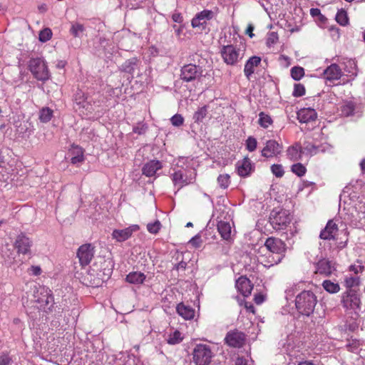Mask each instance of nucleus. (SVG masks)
I'll return each instance as SVG.
<instances>
[{
	"label": "nucleus",
	"mask_w": 365,
	"mask_h": 365,
	"mask_svg": "<svg viewBox=\"0 0 365 365\" xmlns=\"http://www.w3.org/2000/svg\"><path fill=\"white\" fill-rule=\"evenodd\" d=\"M260 62L261 58L256 56L250 58L246 62L244 73L247 79L250 78L251 75L255 72V68L257 67Z\"/></svg>",
	"instance_id": "393cba45"
},
{
	"label": "nucleus",
	"mask_w": 365,
	"mask_h": 365,
	"mask_svg": "<svg viewBox=\"0 0 365 365\" xmlns=\"http://www.w3.org/2000/svg\"><path fill=\"white\" fill-rule=\"evenodd\" d=\"M245 145L247 150L250 152H253L257 148V141L254 137L250 136L246 140Z\"/></svg>",
	"instance_id": "09e8293b"
},
{
	"label": "nucleus",
	"mask_w": 365,
	"mask_h": 365,
	"mask_svg": "<svg viewBox=\"0 0 365 365\" xmlns=\"http://www.w3.org/2000/svg\"><path fill=\"white\" fill-rule=\"evenodd\" d=\"M162 168V163L159 160H150L142 168L143 174L147 177H152Z\"/></svg>",
	"instance_id": "5701e85b"
},
{
	"label": "nucleus",
	"mask_w": 365,
	"mask_h": 365,
	"mask_svg": "<svg viewBox=\"0 0 365 365\" xmlns=\"http://www.w3.org/2000/svg\"><path fill=\"white\" fill-rule=\"evenodd\" d=\"M77 257L82 267L88 265L93 257V248L90 244L81 245L77 252Z\"/></svg>",
	"instance_id": "ddd939ff"
},
{
	"label": "nucleus",
	"mask_w": 365,
	"mask_h": 365,
	"mask_svg": "<svg viewBox=\"0 0 365 365\" xmlns=\"http://www.w3.org/2000/svg\"><path fill=\"white\" fill-rule=\"evenodd\" d=\"M187 266V263L182 260L175 264V268L177 270H185Z\"/></svg>",
	"instance_id": "0e129e2a"
},
{
	"label": "nucleus",
	"mask_w": 365,
	"mask_h": 365,
	"mask_svg": "<svg viewBox=\"0 0 365 365\" xmlns=\"http://www.w3.org/2000/svg\"><path fill=\"white\" fill-rule=\"evenodd\" d=\"M126 281L133 284H141L145 279V275L142 272H133L129 273L125 278Z\"/></svg>",
	"instance_id": "c756f323"
},
{
	"label": "nucleus",
	"mask_w": 365,
	"mask_h": 365,
	"mask_svg": "<svg viewBox=\"0 0 365 365\" xmlns=\"http://www.w3.org/2000/svg\"><path fill=\"white\" fill-rule=\"evenodd\" d=\"M305 94V88L302 84H295L294 91H293V96L295 97H300Z\"/></svg>",
	"instance_id": "864d4df0"
},
{
	"label": "nucleus",
	"mask_w": 365,
	"mask_h": 365,
	"mask_svg": "<svg viewBox=\"0 0 365 365\" xmlns=\"http://www.w3.org/2000/svg\"><path fill=\"white\" fill-rule=\"evenodd\" d=\"M230 175L228 174L220 175L217 178V182L219 185L222 188H227L230 182Z\"/></svg>",
	"instance_id": "de8ad7c7"
},
{
	"label": "nucleus",
	"mask_w": 365,
	"mask_h": 365,
	"mask_svg": "<svg viewBox=\"0 0 365 365\" xmlns=\"http://www.w3.org/2000/svg\"><path fill=\"white\" fill-rule=\"evenodd\" d=\"M336 21L341 26H346L349 23L347 14L344 10L338 11L336 15Z\"/></svg>",
	"instance_id": "37998d69"
},
{
	"label": "nucleus",
	"mask_w": 365,
	"mask_h": 365,
	"mask_svg": "<svg viewBox=\"0 0 365 365\" xmlns=\"http://www.w3.org/2000/svg\"><path fill=\"white\" fill-rule=\"evenodd\" d=\"M138 59L132 58L125 61L120 66V70L123 72L133 75L137 66Z\"/></svg>",
	"instance_id": "2f4dec72"
},
{
	"label": "nucleus",
	"mask_w": 365,
	"mask_h": 365,
	"mask_svg": "<svg viewBox=\"0 0 365 365\" xmlns=\"http://www.w3.org/2000/svg\"><path fill=\"white\" fill-rule=\"evenodd\" d=\"M292 171L299 177L304 175L307 169L302 163H296L292 166Z\"/></svg>",
	"instance_id": "49530a36"
},
{
	"label": "nucleus",
	"mask_w": 365,
	"mask_h": 365,
	"mask_svg": "<svg viewBox=\"0 0 365 365\" xmlns=\"http://www.w3.org/2000/svg\"><path fill=\"white\" fill-rule=\"evenodd\" d=\"M344 71L348 73L349 76H356L357 75L356 63L353 59H349L345 62Z\"/></svg>",
	"instance_id": "e433bc0d"
},
{
	"label": "nucleus",
	"mask_w": 365,
	"mask_h": 365,
	"mask_svg": "<svg viewBox=\"0 0 365 365\" xmlns=\"http://www.w3.org/2000/svg\"><path fill=\"white\" fill-rule=\"evenodd\" d=\"M70 153L71 155V162L72 164H78L84 160L83 150L81 147L73 145Z\"/></svg>",
	"instance_id": "bb28decb"
},
{
	"label": "nucleus",
	"mask_w": 365,
	"mask_h": 365,
	"mask_svg": "<svg viewBox=\"0 0 365 365\" xmlns=\"http://www.w3.org/2000/svg\"><path fill=\"white\" fill-rule=\"evenodd\" d=\"M53 116V110L49 108H43L40 111L39 119L43 123L48 122Z\"/></svg>",
	"instance_id": "ea45409f"
},
{
	"label": "nucleus",
	"mask_w": 365,
	"mask_h": 365,
	"mask_svg": "<svg viewBox=\"0 0 365 365\" xmlns=\"http://www.w3.org/2000/svg\"><path fill=\"white\" fill-rule=\"evenodd\" d=\"M271 170L273 175H274L277 178H281L284 175V169L281 165L274 164L271 167Z\"/></svg>",
	"instance_id": "603ef678"
},
{
	"label": "nucleus",
	"mask_w": 365,
	"mask_h": 365,
	"mask_svg": "<svg viewBox=\"0 0 365 365\" xmlns=\"http://www.w3.org/2000/svg\"><path fill=\"white\" fill-rule=\"evenodd\" d=\"M194 179V173L183 168L175 171L172 175V180L175 186H178V189L192 183Z\"/></svg>",
	"instance_id": "0eeeda50"
},
{
	"label": "nucleus",
	"mask_w": 365,
	"mask_h": 365,
	"mask_svg": "<svg viewBox=\"0 0 365 365\" xmlns=\"http://www.w3.org/2000/svg\"><path fill=\"white\" fill-rule=\"evenodd\" d=\"M302 150L303 153H306L310 155H314L320 151V149L319 146L309 143L302 148ZM321 151H323V150H321Z\"/></svg>",
	"instance_id": "a18cd8bd"
},
{
	"label": "nucleus",
	"mask_w": 365,
	"mask_h": 365,
	"mask_svg": "<svg viewBox=\"0 0 365 365\" xmlns=\"http://www.w3.org/2000/svg\"><path fill=\"white\" fill-rule=\"evenodd\" d=\"M183 340V336L178 330H175L168 334L166 341L170 345L180 344Z\"/></svg>",
	"instance_id": "72a5a7b5"
},
{
	"label": "nucleus",
	"mask_w": 365,
	"mask_h": 365,
	"mask_svg": "<svg viewBox=\"0 0 365 365\" xmlns=\"http://www.w3.org/2000/svg\"><path fill=\"white\" fill-rule=\"evenodd\" d=\"M236 168L239 175L241 177H247L252 171L253 165L248 158H245L242 160L237 163Z\"/></svg>",
	"instance_id": "412c9836"
},
{
	"label": "nucleus",
	"mask_w": 365,
	"mask_h": 365,
	"mask_svg": "<svg viewBox=\"0 0 365 365\" xmlns=\"http://www.w3.org/2000/svg\"><path fill=\"white\" fill-rule=\"evenodd\" d=\"M226 344L232 347H242L245 342V334L237 330L229 331L225 336Z\"/></svg>",
	"instance_id": "f8f14e48"
},
{
	"label": "nucleus",
	"mask_w": 365,
	"mask_h": 365,
	"mask_svg": "<svg viewBox=\"0 0 365 365\" xmlns=\"http://www.w3.org/2000/svg\"><path fill=\"white\" fill-rule=\"evenodd\" d=\"M337 232V225L332 220H330L327 223L324 229L321 231L319 237L325 240H334Z\"/></svg>",
	"instance_id": "f3484780"
},
{
	"label": "nucleus",
	"mask_w": 365,
	"mask_h": 365,
	"mask_svg": "<svg viewBox=\"0 0 365 365\" xmlns=\"http://www.w3.org/2000/svg\"><path fill=\"white\" fill-rule=\"evenodd\" d=\"M32 240L24 233L17 235L14 247L19 255H28L31 252Z\"/></svg>",
	"instance_id": "9d476101"
},
{
	"label": "nucleus",
	"mask_w": 365,
	"mask_h": 365,
	"mask_svg": "<svg viewBox=\"0 0 365 365\" xmlns=\"http://www.w3.org/2000/svg\"><path fill=\"white\" fill-rule=\"evenodd\" d=\"M324 75L327 81H333L340 79L342 71L337 64L332 63L324 71Z\"/></svg>",
	"instance_id": "aec40b11"
},
{
	"label": "nucleus",
	"mask_w": 365,
	"mask_h": 365,
	"mask_svg": "<svg viewBox=\"0 0 365 365\" xmlns=\"http://www.w3.org/2000/svg\"><path fill=\"white\" fill-rule=\"evenodd\" d=\"M139 360L135 359L134 356H127L125 360L118 365H138Z\"/></svg>",
	"instance_id": "6e6d98bb"
},
{
	"label": "nucleus",
	"mask_w": 365,
	"mask_h": 365,
	"mask_svg": "<svg viewBox=\"0 0 365 365\" xmlns=\"http://www.w3.org/2000/svg\"><path fill=\"white\" fill-rule=\"evenodd\" d=\"M202 70L195 64L185 65L181 68L180 78L186 82L192 81L202 76Z\"/></svg>",
	"instance_id": "1a4fd4ad"
},
{
	"label": "nucleus",
	"mask_w": 365,
	"mask_h": 365,
	"mask_svg": "<svg viewBox=\"0 0 365 365\" xmlns=\"http://www.w3.org/2000/svg\"><path fill=\"white\" fill-rule=\"evenodd\" d=\"M217 230L220 232L221 237L225 240H228L231 236V226L229 222L220 221L217 224Z\"/></svg>",
	"instance_id": "7c9ffc66"
},
{
	"label": "nucleus",
	"mask_w": 365,
	"mask_h": 365,
	"mask_svg": "<svg viewBox=\"0 0 365 365\" xmlns=\"http://www.w3.org/2000/svg\"><path fill=\"white\" fill-rule=\"evenodd\" d=\"M31 271L34 276L40 275L41 273V269L39 266H31Z\"/></svg>",
	"instance_id": "e2e57ef3"
},
{
	"label": "nucleus",
	"mask_w": 365,
	"mask_h": 365,
	"mask_svg": "<svg viewBox=\"0 0 365 365\" xmlns=\"http://www.w3.org/2000/svg\"><path fill=\"white\" fill-rule=\"evenodd\" d=\"M289 159L293 161L299 160L303 153L302 148L299 144H295L287 149V151Z\"/></svg>",
	"instance_id": "cd10ccee"
},
{
	"label": "nucleus",
	"mask_w": 365,
	"mask_h": 365,
	"mask_svg": "<svg viewBox=\"0 0 365 365\" xmlns=\"http://www.w3.org/2000/svg\"><path fill=\"white\" fill-rule=\"evenodd\" d=\"M264 246L269 252L277 255H284L287 250L285 243L280 239L276 237H269L264 242Z\"/></svg>",
	"instance_id": "9b49d317"
},
{
	"label": "nucleus",
	"mask_w": 365,
	"mask_h": 365,
	"mask_svg": "<svg viewBox=\"0 0 365 365\" xmlns=\"http://www.w3.org/2000/svg\"><path fill=\"white\" fill-rule=\"evenodd\" d=\"M176 310L178 314L186 320L194 318L195 310L191 307L185 305L183 303L178 304Z\"/></svg>",
	"instance_id": "a878e982"
},
{
	"label": "nucleus",
	"mask_w": 365,
	"mask_h": 365,
	"mask_svg": "<svg viewBox=\"0 0 365 365\" xmlns=\"http://www.w3.org/2000/svg\"><path fill=\"white\" fill-rule=\"evenodd\" d=\"M272 123V120L271 117L268 115L264 114L263 112H261L259 114V124L264 128H268Z\"/></svg>",
	"instance_id": "79ce46f5"
},
{
	"label": "nucleus",
	"mask_w": 365,
	"mask_h": 365,
	"mask_svg": "<svg viewBox=\"0 0 365 365\" xmlns=\"http://www.w3.org/2000/svg\"><path fill=\"white\" fill-rule=\"evenodd\" d=\"M345 286L348 289L356 287L359 284V278L356 276L346 277L344 280Z\"/></svg>",
	"instance_id": "c03bdc74"
},
{
	"label": "nucleus",
	"mask_w": 365,
	"mask_h": 365,
	"mask_svg": "<svg viewBox=\"0 0 365 365\" xmlns=\"http://www.w3.org/2000/svg\"><path fill=\"white\" fill-rule=\"evenodd\" d=\"M189 243L195 247H199L200 246L201 240L200 237H194L190 241Z\"/></svg>",
	"instance_id": "052dcab7"
},
{
	"label": "nucleus",
	"mask_w": 365,
	"mask_h": 365,
	"mask_svg": "<svg viewBox=\"0 0 365 365\" xmlns=\"http://www.w3.org/2000/svg\"><path fill=\"white\" fill-rule=\"evenodd\" d=\"M317 303L316 295L313 292L307 290L299 293L295 299L297 309L302 314L309 316L314 310Z\"/></svg>",
	"instance_id": "f257e3e1"
},
{
	"label": "nucleus",
	"mask_w": 365,
	"mask_h": 365,
	"mask_svg": "<svg viewBox=\"0 0 365 365\" xmlns=\"http://www.w3.org/2000/svg\"><path fill=\"white\" fill-rule=\"evenodd\" d=\"M207 113V107L206 106H202L197 109L193 115V120L195 123L202 122L205 118Z\"/></svg>",
	"instance_id": "58836bf2"
},
{
	"label": "nucleus",
	"mask_w": 365,
	"mask_h": 365,
	"mask_svg": "<svg viewBox=\"0 0 365 365\" xmlns=\"http://www.w3.org/2000/svg\"><path fill=\"white\" fill-rule=\"evenodd\" d=\"M292 217L287 210H272L269 216V222L276 230L285 229L290 223Z\"/></svg>",
	"instance_id": "20e7f679"
},
{
	"label": "nucleus",
	"mask_w": 365,
	"mask_h": 365,
	"mask_svg": "<svg viewBox=\"0 0 365 365\" xmlns=\"http://www.w3.org/2000/svg\"><path fill=\"white\" fill-rule=\"evenodd\" d=\"M101 269L98 270L97 275L102 281L107 280L113 272V262L110 259H101Z\"/></svg>",
	"instance_id": "6ab92c4d"
},
{
	"label": "nucleus",
	"mask_w": 365,
	"mask_h": 365,
	"mask_svg": "<svg viewBox=\"0 0 365 365\" xmlns=\"http://www.w3.org/2000/svg\"><path fill=\"white\" fill-rule=\"evenodd\" d=\"M29 68L38 81H46L51 77L46 62L42 58H31L29 62Z\"/></svg>",
	"instance_id": "f03ea898"
},
{
	"label": "nucleus",
	"mask_w": 365,
	"mask_h": 365,
	"mask_svg": "<svg viewBox=\"0 0 365 365\" xmlns=\"http://www.w3.org/2000/svg\"><path fill=\"white\" fill-rule=\"evenodd\" d=\"M316 268L317 273L324 274L325 276L330 275L334 269L331 262L327 259L319 260L316 265Z\"/></svg>",
	"instance_id": "b1692460"
},
{
	"label": "nucleus",
	"mask_w": 365,
	"mask_h": 365,
	"mask_svg": "<svg viewBox=\"0 0 365 365\" xmlns=\"http://www.w3.org/2000/svg\"><path fill=\"white\" fill-rule=\"evenodd\" d=\"M215 16V14L211 10H203L197 13L191 21V25L193 28L204 26L207 22Z\"/></svg>",
	"instance_id": "dca6fc26"
},
{
	"label": "nucleus",
	"mask_w": 365,
	"mask_h": 365,
	"mask_svg": "<svg viewBox=\"0 0 365 365\" xmlns=\"http://www.w3.org/2000/svg\"><path fill=\"white\" fill-rule=\"evenodd\" d=\"M322 287L330 294L337 293L340 290V287L338 283L333 282L329 279H326L323 282Z\"/></svg>",
	"instance_id": "c9c22d12"
},
{
	"label": "nucleus",
	"mask_w": 365,
	"mask_h": 365,
	"mask_svg": "<svg viewBox=\"0 0 365 365\" xmlns=\"http://www.w3.org/2000/svg\"><path fill=\"white\" fill-rule=\"evenodd\" d=\"M282 146L274 140L266 142L265 146L262 150V155L264 158H274L281 153Z\"/></svg>",
	"instance_id": "2eb2a0df"
},
{
	"label": "nucleus",
	"mask_w": 365,
	"mask_h": 365,
	"mask_svg": "<svg viewBox=\"0 0 365 365\" xmlns=\"http://www.w3.org/2000/svg\"><path fill=\"white\" fill-rule=\"evenodd\" d=\"M52 36V32L50 29H44L43 30L41 31L39 33V41L41 42H46L48 41Z\"/></svg>",
	"instance_id": "8fccbe9b"
},
{
	"label": "nucleus",
	"mask_w": 365,
	"mask_h": 365,
	"mask_svg": "<svg viewBox=\"0 0 365 365\" xmlns=\"http://www.w3.org/2000/svg\"><path fill=\"white\" fill-rule=\"evenodd\" d=\"M161 227V224L159 220H156L154 222L148 223L147 225V230L150 233L157 234Z\"/></svg>",
	"instance_id": "3c124183"
},
{
	"label": "nucleus",
	"mask_w": 365,
	"mask_h": 365,
	"mask_svg": "<svg viewBox=\"0 0 365 365\" xmlns=\"http://www.w3.org/2000/svg\"><path fill=\"white\" fill-rule=\"evenodd\" d=\"M36 302L44 311L51 310L54 304L51 290L46 287H40L35 295Z\"/></svg>",
	"instance_id": "423d86ee"
},
{
	"label": "nucleus",
	"mask_w": 365,
	"mask_h": 365,
	"mask_svg": "<svg viewBox=\"0 0 365 365\" xmlns=\"http://www.w3.org/2000/svg\"><path fill=\"white\" fill-rule=\"evenodd\" d=\"M138 225H132L123 230H114L112 232V237L117 242H122L129 239L133 232L139 230Z\"/></svg>",
	"instance_id": "4468645a"
},
{
	"label": "nucleus",
	"mask_w": 365,
	"mask_h": 365,
	"mask_svg": "<svg viewBox=\"0 0 365 365\" xmlns=\"http://www.w3.org/2000/svg\"><path fill=\"white\" fill-rule=\"evenodd\" d=\"M85 31V27L82 24L73 22L70 29L71 34L76 38H81Z\"/></svg>",
	"instance_id": "f704fd0d"
},
{
	"label": "nucleus",
	"mask_w": 365,
	"mask_h": 365,
	"mask_svg": "<svg viewBox=\"0 0 365 365\" xmlns=\"http://www.w3.org/2000/svg\"><path fill=\"white\" fill-rule=\"evenodd\" d=\"M170 121L173 125L179 127L183 124L184 118L181 115L175 114L170 118Z\"/></svg>",
	"instance_id": "5fc2aeb1"
},
{
	"label": "nucleus",
	"mask_w": 365,
	"mask_h": 365,
	"mask_svg": "<svg viewBox=\"0 0 365 365\" xmlns=\"http://www.w3.org/2000/svg\"><path fill=\"white\" fill-rule=\"evenodd\" d=\"M283 257L284 255H277L269 252V255L267 256L266 259L264 262H262V263L264 267H270L281 262Z\"/></svg>",
	"instance_id": "473e14b6"
},
{
	"label": "nucleus",
	"mask_w": 365,
	"mask_h": 365,
	"mask_svg": "<svg viewBox=\"0 0 365 365\" xmlns=\"http://www.w3.org/2000/svg\"><path fill=\"white\" fill-rule=\"evenodd\" d=\"M254 30V26L252 25V24H249L247 28V30H246V34L247 35H249L250 37H253L254 34L252 33Z\"/></svg>",
	"instance_id": "338daca9"
},
{
	"label": "nucleus",
	"mask_w": 365,
	"mask_h": 365,
	"mask_svg": "<svg viewBox=\"0 0 365 365\" xmlns=\"http://www.w3.org/2000/svg\"><path fill=\"white\" fill-rule=\"evenodd\" d=\"M193 361L196 365H208L212 357V352L208 345L197 344L193 349Z\"/></svg>",
	"instance_id": "39448f33"
},
{
	"label": "nucleus",
	"mask_w": 365,
	"mask_h": 365,
	"mask_svg": "<svg viewBox=\"0 0 365 365\" xmlns=\"http://www.w3.org/2000/svg\"><path fill=\"white\" fill-rule=\"evenodd\" d=\"M147 130V126L145 124L143 123H139L136 126L133 127V132L135 133H138L139 135H142L145 133Z\"/></svg>",
	"instance_id": "4d7b16f0"
},
{
	"label": "nucleus",
	"mask_w": 365,
	"mask_h": 365,
	"mask_svg": "<svg viewBox=\"0 0 365 365\" xmlns=\"http://www.w3.org/2000/svg\"><path fill=\"white\" fill-rule=\"evenodd\" d=\"M16 131L21 138H29L33 132L32 125L29 122L24 121L19 124Z\"/></svg>",
	"instance_id": "c85d7f7f"
},
{
	"label": "nucleus",
	"mask_w": 365,
	"mask_h": 365,
	"mask_svg": "<svg viewBox=\"0 0 365 365\" xmlns=\"http://www.w3.org/2000/svg\"><path fill=\"white\" fill-rule=\"evenodd\" d=\"M310 14L313 16V17H317V16H322V14H321V11L319 9H317V8H312L310 9Z\"/></svg>",
	"instance_id": "69168bd1"
},
{
	"label": "nucleus",
	"mask_w": 365,
	"mask_h": 365,
	"mask_svg": "<svg viewBox=\"0 0 365 365\" xmlns=\"http://www.w3.org/2000/svg\"><path fill=\"white\" fill-rule=\"evenodd\" d=\"M278 39L277 35L274 32H272L269 34L267 38V43H274Z\"/></svg>",
	"instance_id": "680f3d73"
},
{
	"label": "nucleus",
	"mask_w": 365,
	"mask_h": 365,
	"mask_svg": "<svg viewBox=\"0 0 365 365\" xmlns=\"http://www.w3.org/2000/svg\"><path fill=\"white\" fill-rule=\"evenodd\" d=\"M355 110V105L351 101L345 102L341 106V113L344 116H350L354 114Z\"/></svg>",
	"instance_id": "4c0bfd02"
},
{
	"label": "nucleus",
	"mask_w": 365,
	"mask_h": 365,
	"mask_svg": "<svg viewBox=\"0 0 365 365\" xmlns=\"http://www.w3.org/2000/svg\"><path fill=\"white\" fill-rule=\"evenodd\" d=\"M172 19L173 21L179 24L183 21V17L182 14L179 12H175L174 14H173Z\"/></svg>",
	"instance_id": "bf43d9fd"
},
{
	"label": "nucleus",
	"mask_w": 365,
	"mask_h": 365,
	"mask_svg": "<svg viewBox=\"0 0 365 365\" xmlns=\"http://www.w3.org/2000/svg\"><path fill=\"white\" fill-rule=\"evenodd\" d=\"M341 304L346 309L357 310L360 309L361 301L354 289H348L342 294Z\"/></svg>",
	"instance_id": "6e6552de"
},
{
	"label": "nucleus",
	"mask_w": 365,
	"mask_h": 365,
	"mask_svg": "<svg viewBox=\"0 0 365 365\" xmlns=\"http://www.w3.org/2000/svg\"><path fill=\"white\" fill-rule=\"evenodd\" d=\"M11 358L5 354L0 355V365H9L11 363Z\"/></svg>",
	"instance_id": "13d9d810"
},
{
	"label": "nucleus",
	"mask_w": 365,
	"mask_h": 365,
	"mask_svg": "<svg viewBox=\"0 0 365 365\" xmlns=\"http://www.w3.org/2000/svg\"><path fill=\"white\" fill-rule=\"evenodd\" d=\"M220 53L225 63L233 66L242 59L245 52L237 46L227 45L222 46Z\"/></svg>",
	"instance_id": "7ed1b4c3"
},
{
	"label": "nucleus",
	"mask_w": 365,
	"mask_h": 365,
	"mask_svg": "<svg viewBox=\"0 0 365 365\" xmlns=\"http://www.w3.org/2000/svg\"><path fill=\"white\" fill-rule=\"evenodd\" d=\"M236 288L243 296L247 297L251 294L252 286L250 281L245 277H240L236 281Z\"/></svg>",
	"instance_id": "4be33fe9"
},
{
	"label": "nucleus",
	"mask_w": 365,
	"mask_h": 365,
	"mask_svg": "<svg viewBox=\"0 0 365 365\" xmlns=\"http://www.w3.org/2000/svg\"><path fill=\"white\" fill-rule=\"evenodd\" d=\"M235 365H247V361L242 358H237Z\"/></svg>",
	"instance_id": "774afa93"
},
{
	"label": "nucleus",
	"mask_w": 365,
	"mask_h": 365,
	"mask_svg": "<svg viewBox=\"0 0 365 365\" xmlns=\"http://www.w3.org/2000/svg\"><path fill=\"white\" fill-rule=\"evenodd\" d=\"M317 114L314 109L304 108L297 112V119L302 123H307L315 120Z\"/></svg>",
	"instance_id": "a211bd4d"
},
{
	"label": "nucleus",
	"mask_w": 365,
	"mask_h": 365,
	"mask_svg": "<svg viewBox=\"0 0 365 365\" xmlns=\"http://www.w3.org/2000/svg\"><path fill=\"white\" fill-rule=\"evenodd\" d=\"M290 71L292 78L295 81H299L304 75V70L300 66H294Z\"/></svg>",
	"instance_id": "a19ab883"
}]
</instances>
